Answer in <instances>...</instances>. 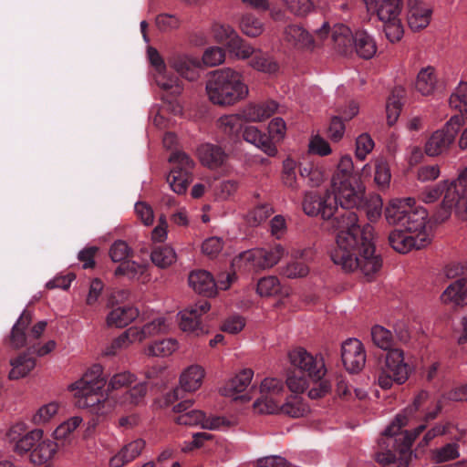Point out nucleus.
Segmentation results:
<instances>
[{"label":"nucleus","mask_w":467,"mask_h":467,"mask_svg":"<svg viewBox=\"0 0 467 467\" xmlns=\"http://www.w3.org/2000/svg\"><path fill=\"white\" fill-rule=\"evenodd\" d=\"M327 219L336 235V246L330 253L333 263L345 272L358 269L366 276L379 272L382 259L376 254L374 227L367 223L360 228L358 217L351 210L337 213Z\"/></svg>","instance_id":"nucleus-1"},{"label":"nucleus","mask_w":467,"mask_h":467,"mask_svg":"<svg viewBox=\"0 0 467 467\" xmlns=\"http://www.w3.org/2000/svg\"><path fill=\"white\" fill-rule=\"evenodd\" d=\"M406 425L407 416L398 414L384 431L382 444L391 449L377 453L376 461L382 467H408L411 456V444L415 438L426 429V425H420L413 432L401 431V428Z\"/></svg>","instance_id":"nucleus-2"},{"label":"nucleus","mask_w":467,"mask_h":467,"mask_svg":"<svg viewBox=\"0 0 467 467\" xmlns=\"http://www.w3.org/2000/svg\"><path fill=\"white\" fill-rule=\"evenodd\" d=\"M373 343L383 350H388L385 368L379 374L378 383L380 388L389 389L393 383L403 384L409 378L410 368L404 362L403 351L392 348L394 337L390 330L382 326L376 325L371 328Z\"/></svg>","instance_id":"nucleus-3"},{"label":"nucleus","mask_w":467,"mask_h":467,"mask_svg":"<svg viewBox=\"0 0 467 467\" xmlns=\"http://www.w3.org/2000/svg\"><path fill=\"white\" fill-rule=\"evenodd\" d=\"M205 88L209 99L220 106H232L248 95L242 75L229 67L212 72Z\"/></svg>","instance_id":"nucleus-4"},{"label":"nucleus","mask_w":467,"mask_h":467,"mask_svg":"<svg viewBox=\"0 0 467 467\" xmlns=\"http://www.w3.org/2000/svg\"><path fill=\"white\" fill-rule=\"evenodd\" d=\"M385 219L389 225L400 226L410 234L426 232L428 212L416 205L411 197L391 200L385 208Z\"/></svg>","instance_id":"nucleus-5"},{"label":"nucleus","mask_w":467,"mask_h":467,"mask_svg":"<svg viewBox=\"0 0 467 467\" xmlns=\"http://www.w3.org/2000/svg\"><path fill=\"white\" fill-rule=\"evenodd\" d=\"M463 123V116H452L441 129L434 131L427 140L424 146L425 153L430 157H436L446 152Z\"/></svg>","instance_id":"nucleus-6"},{"label":"nucleus","mask_w":467,"mask_h":467,"mask_svg":"<svg viewBox=\"0 0 467 467\" xmlns=\"http://www.w3.org/2000/svg\"><path fill=\"white\" fill-rule=\"evenodd\" d=\"M193 400H186L173 406V411L178 414L174 421L179 425L197 426L200 425L203 429H219L225 425L224 418L214 417L207 419L203 411L192 409Z\"/></svg>","instance_id":"nucleus-7"},{"label":"nucleus","mask_w":467,"mask_h":467,"mask_svg":"<svg viewBox=\"0 0 467 467\" xmlns=\"http://www.w3.org/2000/svg\"><path fill=\"white\" fill-rule=\"evenodd\" d=\"M288 358L294 368L306 373L315 381L320 380L327 373L322 355H314L304 348L297 347L290 350Z\"/></svg>","instance_id":"nucleus-8"},{"label":"nucleus","mask_w":467,"mask_h":467,"mask_svg":"<svg viewBox=\"0 0 467 467\" xmlns=\"http://www.w3.org/2000/svg\"><path fill=\"white\" fill-rule=\"evenodd\" d=\"M285 250L281 244L269 248H257L241 254V260L254 270L271 268L283 258Z\"/></svg>","instance_id":"nucleus-9"},{"label":"nucleus","mask_w":467,"mask_h":467,"mask_svg":"<svg viewBox=\"0 0 467 467\" xmlns=\"http://www.w3.org/2000/svg\"><path fill=\"white\" fill-rule=\"evenodd\" d=\"M107 379L103 374L100 364H93L82 377L68 386V390L74 395H87L88 393H100L105 387Z\"/></svg>","instance_id":"nucleus-10"},{"label":"nucleus","mask_w":467,"mask_h":467,"mask_svg":"<svg viewBox=\"0 0 467 467\" xmlns=\"http://www.w3.org/2000/svg\"><path fill=\"white\" fill-rule=\"evenodd\" d=\"M334 191V209L336 204L339 203L345 210H350L354 207L359 206L364 198V187L355 182L340 181L337 186H332Z\"/></svg>","instance_id":"nucleus-11"},{"label":"nucleus","mask_w":467,"mask_h":467,"mask_svg":"<svg viewBox=\"0 0 467 467\" xmlns=\"http://www.w3.org/2000/svg\"><path fill=\"white\" fill-rule=\"evenodd\" d=\"M431 243L427 233L410 234L404 230H393L389 235V245L400 254H407L412 249H421Z\"/></svg>","instance_id":"nucleus-12"},{"label":"nucleus","mask_w":467,"mask_h":467,"mask_svg":"<svg viewBox=\"0 0 467 467\" xmlns=\"http://www.w3.org/2000/svg\"><path fill=\"white\" fill-rule=\"evenodd\" d=\"M466 184L467 174H461L457 180L451 182L446 181L442 202L444 205L454 208L458 215L462 212L467 213Z\"/></svg>","instance_id":"nucleus-13"},{"label":"nucleus","mask_w":467,"mask_h":467,"mask_svg":"<svg viewBox=\"0 0 467 467\" xmlns=\"http://www.w3.org/2000/svg\"><path fill=\"white\" fill-rule=\"evenodd\" d=\"M341 359L348 372H359L366 363V352L362 342L357 338L345 340L341 346Z\"/></svg>","instance_id":"nucleus-14"},{"label":"nucleus","mask_w":467,"mask_h":467,"mask_svg":"<svg viewBox=\"0 0 467 467\" xmlns=\"http://www.w3.org/2000/svg\"><path fill=\"white\" fill-rule=\"evenodd\" d=\"M303 209L307 215L316 216L320 214L322 218H330L334 213V201L329 192L324 196L315 192H308L303 201Z\"/></svg>","instance_id":"nucleus-15"},{"label":"nucleus","mask_w":467,"mask_h":467,"mask_svg":"<svg viewBox=\"0 0 467 467\" xmlns=\"http://www.w3.org/2000/svg\"><path fill=\"white\" fill-rule=\"evenodd\" d=\"M254 376V371L250 368H244L236 374L234 378L229 379L221 389L220 393L225 397L233 400H249L250 397L247 395L238 394L244 392L250 385Z\"/></svg>","instance_id":"nucleus-16"},{"label":"nucleus","mask_w":467,"mask_h":467,"mask_svg":"<svg viewBox=\"0 0 467 467\" xmlns=\"http://www.w3.org/2000/svg\"><path fill=\"white\" fill-rule=\"evenodd\" d=\"M210 308L211 305L207 300H201L183 309L179 313L180 327L185 332H197L201 329V316L207 313Z\"/></svg>","instance_id":"nucleus-17"},{"label":"nucleus","mask_w":467,"mask_h":467,"mask_svg":"<svg viewBox=\"0 0 467 467\" xmlns=\"http://www.w3.org/2000/svg\"><path fill=\"white\" fill-rule=\"evenodd\" d=\"M408 24L413 31L425 28L431 21V9L422 0H408Z\"/></svg>","instance_id":"nucleus-18"},{"label":"nucleus","mask_w":467,"mask_h":467,"mask_svg":"<svg viewBox=\"0 0 467 467\" xmlns=\"http://www.w3.org/2000/svg\"><path fill=\"white\" fill-rule=\"evenodd\" d=\"M277 103L274 100L261 104H249L239 113L243 121L260 122L271 117L277 109Z\"/></svg>","instance_id":"nucleus-19"},{"label":"nucleus","mask_w":467,"mask_h":467,"mask_svg":"<svg viewBox=\"0 0 467 467\" xmlns=\"http://www.w3.org/2000/svg\"><path fill=\"white\" fill-rule=\"evenodd\" d=\"M188 281L190 286L200 295L213 296L216 294V282L213 275L205 270L191 272Z\"/></svg>","instance_id":"nucleus-20"},{"label":"nucleus","mask_w":467,"mask_h":467,"mask_svg":"<svg viewBox=\"0 0 467 467\" xmlns=\"http://www.w3.org/2000/svg\"><path fill=\"white\" fill-rule=\"evenodd\" d=\"M284 40L298 48H309L315 44L314 37L300 25L292 24L285 27Z\"/></svg>","instance_id":"nucleus-21"},{"label":"nucleus","mask_w":467,"mask_h":467,"mask_svg":"<svg viewBox=\"0 0 467 467\" xmlns=\"http://www.w3.org/2000/svg\"><path fill=\"white\" fill-rule=\"evenodd\" d=\"M243 138L246 142L254 145L268 156L273 157L277 153L275 143L271 141L266 134L262 133L254 126L245 127L243 130Z\"/></svg>","instance_id":"nucleus-22"},{"label":"nucleus","mask_w":467,"mask_h":467,"mask_svg":"<svg viewBox=\"0 0 467 467\" xmlns=\"http://www.w3.org/2000/svg\"><path fill=\"white\" fill-rule=\"evenodd\" d=\"M145 441L141 439L132 441L123 446L121 450L109 460L110 467H123L134 461L143 451Z\"/></svg>","instance_id":"nucleus-23"},{"label":"nucleus","mask_w":467,"mask_h":467,"mask_svg":"<svg viewBox=\"0 0 467 467\" xmlns=\"http://www.w3.org/2000/svg\"><path fill=\"white\" fill-rule=\"evenodd\" d=\"M331 38L335 48L343 55H348L353 52V43L355 35L350 28L343 24H337L333 26Z\"/></svg>","instance_id":"nucleus-24"},{"label":"nucleus","mask_w":467,"mask_h":467,"mask_svg":"<svg viewBox=\"0 0 467 467\" xmlns=\"http://www.w3.org/2000/svg\"><path fill=\"white\" fill-rule=\"evenodd\" d=\"M197 153L202 164L211 169L220 167L227 158L221 147L209 143L201 145L197 150Z\"/></svg>","instance_id":"nucleus-25"},{"label":"nucleus","mask_w":467,"mask_h":467,"mask_svg":"<svg viewBox=\"0 0 467 467\" xmlns=\"http://www.w3.org/2000/svg\"><path fill=\"white\" fill-rule=\"evenodd\" d=\"M171 67L188 80H196L199 77L200 61L188 56H175L170 60Z\"/></svg>","instance_id":"nucleus-26"},{"label":"nucleus","mask_w":467,"mask_h":467,"mask_svg":"<svg viewBox=\"0 0 467 467\" xmlns=\"http://www.w3.org/2000/svg\"><path fill=\"white\" fill-rule=\"evenodd\" d=\"M77 405L82 409H89L96 414H105L111 409V404L107 399H103L100 393H88L85 395H74Z\"/></svg>","instance_id":"nucleus-27"},{"label":"nucleus","mask_w":467,"mask_h":467,"mask_svg":"<svg viewBox=\"0 0 467 467\" xmlns=\"http://www.w3.org/2000/svg\"><path fill=\"white\" fill-rule=\"evenodd\" d=\"M139 317V310L133 306H117L107 316L108 327H124Z\"/></svg>","instance_id":"nucleus-28"},{"label":"nucleus","mask_w":467,"mask_h":467,"mask_svg":"<svg viewBox=\"0 0 467 467\" xmlns=\"http://www.w3.org/2000/svg\"><path fill=\"white\" fill-rule=\"evenodd\" d=\"M441 299L445 304L454 306L467 304V282L461 278L451 283L441 294Z\"/></svg>","instance_id":"nucleus-29"},{"label":"nucleus","mask_w":467,"mask_h":467,"mask_svg":"<svg viewBox=\"0 0 467 467\" xmlns=\"http://www.w3.org/2000/svg\"><path fill=\"white\" fill-rule=\"evenodd\" d=\"M31 322L32 314L25 310L12 327L9 341L14 348H21L26 345L27 337L26 336V329Z\"/></svg>","instance_id":"nucleus-30"},{"label":"nucleus","mask_w":467,"mask_h":467,"mask_svg":"<svg viewBox=\"0 0 467 467\" xmlns=\"http://www.w3.org/2000/svg\"><path fill=\"white\" fill-rule=\"evenodd\" d=\"M204 369L199 365H192L185 368L180 377L181 388L188 392L197 390L202 383Z\"/></svg>","instance_id":"nucleus-31"},{"label":"nucleus","mask_w":467,"mask_h":467,"mask_svg":"<svg viewBox=\"0 0 467 467\" xmlns=\"http://www.w3.org/2000/svg\"><path fill=\"white\" fill-rule=\"evenodd\" d=\"M437 85L435 70L432 67L421 68L417 75L415 89L422 96L431 95Z\"/></svg>","instance_id":"nucleus-32"},{"label":"nucleus","mask_w":467,"mask_h":467,"mask_svg":"<svg viewBox=\"0 0 467 467\" xmlns=\"http://www.w3.org/2000/svg\"><path fill=\"white\" fill-rule=\"evenodd\" d=\"M12 367L8 378L10 379H19L29 374V372L36 367L35 358L29 357L28 354H20L16 358L10 360Z\"/></svg>","instance_id":"nucleus-33"},{"label":"nucleus","mask_w":467,"mask_h":467,"mask_svg":"<svg viewBox=\"0 0 467 467\" xmlns=\"http://www.w3.org/2000/svg\"><path fill=\"white\" fill-rule=\"evenodd\" d=\"M354 49L358 57L364 59H369L376 54L377 46L374 39L368 33L358 31L355 34L353 50Z\"/></svg>","instance_id":"nucleus-34"},{"label":"nucleus","mask_w":467,"mask_h":467,"mask_svg":"<svg viewBox=\"0 0 467 467\" xmlns=\"http://www.w3.org/2000/svg\"><path fill=\"white\" fill-rule=\"evenodd\" d=\"M401 0H380L373 9L381 22H390L400 16Z\"/></svg>","instance_id":"nucleus-35"},{"label":"nucleus","mask_w":467,"mask_h":467,"mask_svg":"<svg viewBox=\"0 0 467 467\" xmlns=\"http://www.w3.org/2000/svg\"><path fill=\"white\" fill-rule=\"evenodd\" d=\"M57 444L50 440L39 441L31 452V460L36 464H43L51 460L56 454Z\"/></svg>","instance_id":"nucleus-36"},{"label":"nucleus","mask_w":467,"mask_h":467,"mask_svg":"<svg viewBox=\"0 0 467 467\" xmlns=\"http://www.w3.org/2000/svg\"><path fill=\"white\" fill-rule=\"evenodd\" d=\"M137 327H130L126 329L112 341L110 347L106 349L105 355H115L118 350L128 348L131 344L140 342V340L137 339Z\"/></svg>","instance_id":"nucleus-37"},{"label":"nucleus","mask_w":467,"mask_h":467,"mask_svg":"<svg viewBox=\"0 0 467 467\" xmlns=\"http://www.w3.org/2000/svg\"><path fill=\"white\" fill-rule=\"evenodd\" d=\"M192 181V174L188 171H182L178 169H171L167 176V182L171 189L177 194H183Z\"/></svg>","instance_id":"nucleus-38"},{"label":"nucleus","mask_w":467,"mask_h":467,"mask_svg":"<svg viewBox=\"0 0 467 467\" xmlns=\"http://www.w3.org/2000/svg\"><path fill=\"white\" fill-rule=\"evenodd\" d=\"M242 121L240 113L224 115L218 119L217 127L223 134L235 138L242 130Z\"/></svg>","instance_id":"nucleus-39"},{"label":"nucleus","mask_w":467,"mask_h":467,"mask_svg":"<svg viewBox=\"0 0 467 467\" xmlns=\"http://www.w3.org/2000/svg\"><path fill=\"white\" fill-rule=\"evenodd\" d=\"M168 330V325L166 324V319L164 317H157L150 322L146 323L143 327H137V339L140 342L150 338L151 337L157 336L161 333H165Z\"/></svg>","instance_id":"nucleus-40"},{"label":"nucleus","mask_w":467,"mask_h":467,"mask_svg":"<svg viewBox=\"0 0 467 467\" xmlns=\"http://www.w3.org/2000/svg\"><path fill=\"white\" fill-rule=\"evenodd\" d=\"M178 348L179 343L176 339L166 338L150 344L146 349V354L152 357H168L175 352Z\"/></svg>","instance_id":"nucleus-41"},{"label":"nucleus","mask_w":467,"mask_h":467,"mask_svg":"<svg viewBox=\"0 0 467 467\" xmlns=\"http://www.w3.org/2000/svg\"><path fill=\"white\" fill-rule=\"evenodd\" d=\"M281 396L278 395H262L260 399L254 401V408L260 413L281 414Z\"/></svg>","instance_id":"nucleus-42"},{"label":"nucleus","mask_w":467,"mask_h":467,"mask_svg":"<svg viewBox=\"0 0 467 467\" xmlns=\"http://www.w3.org/2000/svg\"><path fill=\"white\" fill-rule=\"evenodd\" d=\"M155 81L166 92L164 95L178 97L182 92V87L179 79L175 77L168 76L166 71L157 73Z\"/></svg>","instance_id":"nucleus-43"},{"label":"nucleus","mask_w":467,"mask_h":467,"mask_svg":"<svg viewBox=\"0 0 467 467\" xmlns=\"http://www.w3.org/2000/svg\"><path fill=\"white\" fill-rule=\"evenodd\" d=\"M309 412V407L301 398L294 396L289 398L286 402L282 404L281 414L292 418L304 417Z\"/></svg>","instance_id":"nucleus-44"},{"label":"nucleus","mask_w":467,"mask_h":467,"mask_svg":"<svg viewBox=\"0 0 467 467\" xmlns=\"http://www.w3.org/2000/svg\"><path fill=\"white\" fill-rule=\"evenodd\" d=\"M354 165L352 158L349 155H344L340 158L337 170L331 179V186H337L340 181H350L353 173Z\"/></svg>","instance_id":"nucleus-45"},{"label":"nucleus","mask_w":467,"mask_h":467,"mask_svg":"<svg viewBox=\"0 0 467 467\" xmlns=\"http://www.w3.org/2000/svg\"><path fill=\"white\" fill-rule=\"evenodd\" d=\"M150 259L156 266L166 268L176 261V253L170 246L157 247L151 252Z\"/></svg>","instance_id":"nucleus-46"},{"label":"nucleus","mask_w":467,"mask_h":467,"mask_svg":"<svg viewBox=\"0 0 467 467\" xmlns=\"http://www.w3.org/2000/svg\"><path fill=\"white\" fill-rule=\"evenodd\" d=\"M451 108L464 114L467 119V82H460L449 99Z\"/></svg>","instance_id":"nucleus-47"},{"label":"nucleus","mask_w":467,"mask_h":467,"mask_svg":"<svg viewBox=\"0 0 467 467\" xmlns=\"http://www.w3.org/2000/svg\"><path fill=\"white\" fill-rule=\"evenodd\" d=\"M300 175L307 181L310 187H318L325 180V171L322 167L307 163L300 168Z\"/></svg>","instance_id":"nucleus-48"},{"label":"nucleus","mask_w":467,"mask_h":467,"mask_svg":"<svg viewBox=\"0 0 467 467\" xmlns=\"http://www.w3.org/2000/svg\"><path fill=\"white\" fill-rule=\"evenodd\" d=\"M213 36L217 41L231 47L240 42V36L234 29L228 25L216 24L213 27Z\"/></svg>","instance_id":"nucleus-49"},{"label":"nucleus","mask_w":467,"mask_h":467,"mask_svg":"<svg viewBox=\"0 0 467 467\" xmlns=\"http://www.w3.org/2000/svg\"><path fill=\"white\" fill-rule=\"evenodd\" d=\"M273 213V208L269 204H260L251 209L244 216V220L250 226H258Z\"/></svg>","instance_id":"nucleus-50"},{"label":"nucleus","mask_w":467,"mask_h":467,"mask_svg":"<svg viewBox=\"0 0 467 467\" xmlns=\"http://www.w3.org/2000/svg\"><path fill=\"white\" fill-rule=\"evenodd\" d=\"M250 66L253 68L266 74H274L279 69V66L276 61L269 56L260 52L254 55L250 61Z\"/></svg>","instance_id":"nucleus-51"},{"label":"nucleus","mask_w":467,"mask_h":467,"mask_svg":"<svg viewBox=\"0 0 467 467\" xmlns=\"http://www.w3.org/2000/svg\"><path fill=\"white\" fill-rule=\"evenodd\" d=\"M146 265L135 261H124L115 269V275H125L129 279H139L145 271Z\"/></svg>","instance_id":"nucleus-52"},{"label":"nucleus","mask_w":467,"mask_h":467,"mask_svg":"<svg viewBox=\"0 0 467 467\" xmlns=\"http://www.w3.org/2000/svg\"><path fill=\"white\" fill-rule=\"evenodd\" d=\"M460 457L459 445L457 443H447L444 446L433 450L431 458L434 462L440 463L452 461Z\"/></svg>","instance_id":"nucleus-53"},{"label":"nucleus","mask_w":467,"mask_h":467,"mask_svg":"<svg viewBox=\"0 0 467 467\" xmlns=\"http://www.w3.org/2000/svg\"><path fill=\"white\" fill-rule=\"evenodd\" d=\"M58 411V404L57 402H50L41 406L36 413L32 416V422L35 425H44L51 421Z\"/></svg>","instance_id":"nucleus-54"},{"label":"nucleus","mask_w":467,"mask_h":467,"mask_svg":"<svg viewBox=\"0 0 467 467\" xmlns=\"http://www.w3.org/2000/svg\"><path fill=\"white\" fill-rule=\"evenodd\" d=\"M240 27L244 34L251 37L258 36L264 31L263 23L251 15H245L243 16Z\"/></svg>","instance_id":"nucleus-55"},{"label":"nucleus","mask_w":467,"mask_h":467,"mask_svg":"<svg viewBox=\"0 0 467 467\" xmlns=\"http://www.w3.org/2000/svg\"><path fill=\"white\" fill-rule=\"evenodd\" d=\"M169 161L173 164L172 169H178L182 171L192 173L194 168V161L184 151L176 150L169 157Z\"/></svg>","instance_id":"nucleus-56"},{"label":"nucleus","mask_w":467,"mask_h":467,"mask_svg":"<svg viewBox=\"0 0 467 467\" xmlns=\"http://www.w3.org/2000/svg\"><path fill=\"white\" fill-rule=\"evenodd\" d=\"M280 282L275 276L261 278L257 283V293L262 296H272L280 292Z\"/></svg>","instance_id":"nucleus-57"},{"label":"nucleus","mask_w":467,"mask_h":467,"mask_svg":"<svg viewBox=\"0 0 467 467\" xmlns=\"http://www.w3.org/2000/svg\"><path fill=\"white\" fill-rule=\"evenodd\" d=\"M43 431L41 430H34L19 438L16 443V451L23 453L30 451L36 441L42 439Z\"/></svg>","instance_id":"nucleus-58"},{"label":"nucleus","mask_w":467,"mask_h":467,"mask_svg":"<svg viewBox=\"0 0 467 467\" xmlns=\"http://www.w3.org/2000/svg\"><path fill=\"white\" fill-rule=\"evenodd\" d=\"M136 380L134 374L130 371H122L113 375L108 383L109 390H116L122 388H127Z\"/></svg>","instance_id":"nucleus-59"},{"label":"nucleus","mask_w":467,"mask_h":467,"mask_svg":"<svg viewBox=\"0 0 467 467\" xmlns=\"http://www.w3.org/2000/svg\"><path fill=\"white\" fill-rule=\"evenodd\" d=\"M374 141L369 134L362 133L356 140V157L363 161L372 151Z\"/></svg>","instance_id":"nucleus-60"},{"label":"nucleus","mask_w":467,"mask_h":467,"mask_svg":"<svg viewBox=\"0 0 467 467\" xmlns=\"http://www.w3.org/2000/svg\"><path fill=\"white\" fill-rule=\"evenodd\" d=\"M308 273V266L305 263L296 261L287 264L281 270V275L291 279L305 277Z\"/></svg>","instance_id":"nucleus-61"},{"label":"nucleus","mask_w":467,"mask_h":467,"mask_svg":"<svg viewBox=\"0 0 467 467\" xmlns=\"http://www.w3.org/2000/svg\"><path fill=\"white\" fill-rule=\"evenodd\" d=\"M445 187L446 181H443L432 187H426L419 194V199L424 203H432L443 193Z\"/></svg>","instance_id":"nucleus-62"},{"label":"nucleus","mask_w":467,"mask_h":467,"mask_svg":"<svg viewBox=\"0 0 467 467\" xmlns=\"http://www.w3.org/2000/svg\"><path fill=\"white\" fill-rule=\"evenodd\" d=\"M283 3L296 16H306L313 9L311 0H283Z\"/></svg>","instance_id":"nucleus-63"},{"label":"nucleus","mask_w":467,"mask_h":467,"mask_svg":"<svg viewBox=\"0 0 467 467\" xmlns=\"http://www.w3.org/2000/svg\"><path fill=\"white\" fill-rule=\"evenodd\" d=\"M225 54L223 48L218 47H209L202 55V62L207 67H215L224 61Z\"/></svg>","instance_id":"nucleus-64"}]
</instances>
